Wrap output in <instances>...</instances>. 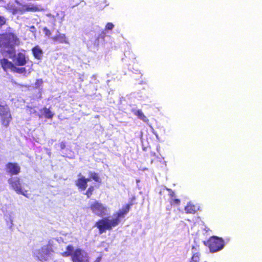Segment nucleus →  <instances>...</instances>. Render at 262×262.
Listing matches in <instances>:
<instances>
[{
    "label": "nucleus",
    "mask_w": 262,
    "mask_h": 262,
    "mask_svg": "<svg viewBox=\"0 0 262 262\" xmlns=\"http://www.w3.org/2000/svg\"><path fill=\"white\" fill-rule=\"evenodd\" d=\"M64 257H71L73 262H89L88 254L80 248L74 250L73 246L69 245L66 247V251L61 253Z\"/></svg>",
    "instance_id": "nucleus-1"
},
{
    "label": "nucleus",
    "mask_w": 262,
    "mask_h": 262,
    "mask_svg": "<svg viewBox=\"0 0 262 262\" xmlns=\"http://www.w3.org/2000/svg\"><path fill=\"white\" fill-rule=\"evenodd\" d=\"M20 43V39L13 33L8 32L0 35V48L14 50V47Z\"/></svg>",
    "instance_id": "nucleus-2"
},
{
    "label": "nucleus",
    "mask_w": 262,
    "mask_h": 262,
    "mask_svg": "<svg viewBox=\"0 0 262 262\" xmlns=\"http://www.w3.org/2000/svg\"><path fill=\"white\" fill-rule=\"evenodd\" d=\"M203 244L209 249L211 253L221 251L225 246L224 241L215 236H211L207 241H204Z\"/></svg>",
    "instance_id": "nucleus-3"
},
{
    "label": "nucleus",
    "mask_w": 262,
    "mask_h": 262,
    "mask_svg": "<svg viewBox=\"0 0 262 262\" xmlns=\"http://www.w3.org/2000/svg\"><path fill=\"white\" fill-rule=\"evenodd\" d=\"M115 222L113 219L110 220L107 217H104L98 220L95 226L98 229L99 233L102 234L106 230H111L113 227L117 226Z\"/></svg>",
    "instance_id": "nucleus-4"
},
{
    "label": "nucleus",
    "mask_w": 262,
    "mask_h": 262,
    "mask_svg": "<svg viewBox=\"0 0 262 262\" xmlns=\"http://www.w3.org/2000/svg\"><path fill=\"white\" fill-rule=\"evenodd\" d=\"M0 118L2 125L7 128L12 121V117L8 106L0 104Z\"/></svg>",
    "instance_id": "nucleus-5"
},
{
    "label": "nucleus",
    "mask_w": 262,
    "mask_h": 262,
    "mask_svg": "<svg viewBox=\"0 0 262 262\" xmlns=\"http://www.w3.org/2000/svg\"><path fill=\"white\" fill-rule=\"evenodd\" d=\"M89 208L92 212L97 216L102 217L108 214L107 207L96 200L90 205Z\"/></svg>",
    "instance_id": "nucleus-6"
},
{
    "label": "nucleus",
    "mask_w": 262,
    "mask_h": 262,
    "mask_svg": "<svg viewBox=\"0 0 262 262\" xmlns=\"http://www.w3.org/2000/svg\"><path fill=\"white\" fill-rule=\"evenodd\" d=\"M8 183L11 187L18 194H21L27 197V191L23 190L21 187L20 179L18 177L11 178L8 180Z\"/></svg>",
    "instance_id": "nucleus-7"
},
{
    "label": "nucleus",
    "mask_w": 262,
    "mask_h": 262,
    "mask_svg": "<svg viewBox=\"0 0 262 262\" xmlns=\"http://www.w3.org/2000/svg\"><path fill=\"white\" fill-rule=\"evenodd\" d=\"M133 204H127L121 210H119L115 214H114L115 217L113 219V220L116 221V226L118 225L120 223V219L124 217L125 215L129 211L130 207Z\"/></svg>",
    "instance_id": "nucleus-8"
},
{
    "label": "nucleus",
    "mask_w": 262,
    "mask_h": 262,
    "mask_svg": "<svg viewBox=\"0 0 262 262\" xmlns=\"http://www.w3.org/2000/svg\"><path fill=\"white\" fill-rule=\"evenodd\" d=\"M133 204H127L121 210H119L115 214H114L115 217L113 219V220L116 221V226L118 225L120 223V219L124 217L125 215L129 211L130 207Z\"/></svg>",
    "instance_id": "nucleus-9"
},
{
    "label": "nucleus",
    "mask_w": 262,
    "mask_h": 262,
    "mask_svg": "<svg viewBox=\"0 0 262 262\" xmlns=\"http://www.w3.org/2000/svg\"><path fill=\"white\" fill-rule=\"evenodd\" d=\"M6 170L11 176L17 175L20 172V167L17 163L8 162L6 165Z\"/></svg>",
    "instance_id": "nucleus-10"
},
{
    "label": "nucleus",
    "mask_w": 262,
    "mask_h": 262,
    "mask_svg": "<svg viewBox=\"0 0 262 262\" xmlns=\"http://www.w3.org/2000/svg\"><path fill=\"white\" fill-rule=\"evenodd\" d=\"M43 10L44 9L40 5H34L31 3L23 5L21 9V11L23 13L26 12H36Z\"/></svg>",
    "instance_id": "nucleus-11"
},
{
    "label": "nucleus",
    "mask_w": 262,
    "mask_h": 262,
    "mask_svg": "<svg viewBox=\"0 0 262 262\" xmlns=\"http://www.w3.org/2000/svg\"><path fill=\"white\" fill-rule=\"evenodd\" d=\"M168 192V195L170 197L169 202L171 206H178L181 203V200L177 197L175 192L170 188H166Z\"/></svg>",
    "instance_id": "nucleus-12"
},
{
    "label": "nucleus",
    "mask_w": 262,
    "mask_h": 262,
    "mask_svg": "<svg viewBox=\"0 0 262 262\" xmlns=\"http://www.w3.org/2000/svg\"><path fill=\"white\" fill-rule=\"evenodd\" d=\"M54 252L53 249V245L50 243L42 246L38 251V254L41 256L42 255L48 256Z\"/></svg>",
    "instance_id": "nucleus-13"
},
{
    "label": "nucleus",
    "mask_w": 262,
    "mask_h": 262,
    "mask_svg": "<svg viewBox=\"0 0 262 262\" xmlns=\"http://www.w3.org/2000/svg\"><path fill=\"white\" fill-rule=\"evenodd\" d=\"M90 180L89 178H85L84 177L82 176L76 181L75 184L79 189L84 190L86 188L87 183Z\"/></svg>",
    "instance_id": "nucleus-14"
},
{
    "label": "nucleus",
    "mask_w": 262,
    "mask_h": 262,
    "mask_svg": "<svg viewBox=\"0 0 262 262\" xmlns=\"http://www.w3.org/2000/svg\"><path fill=\"white\" fill-rule=\"evenodd\" d=\"M0 64L5 71H7L8 70L12 71L13 68H15V65L11 61H9L7 58H2L0 60Z\"/></svg>",
    "instance_id": "nucleus-15"
},
{
    "label": "nucleus",
    "mask_w": 262,
    "mask_h": 262,
    "mask_svg": "<svg viewBox=\"0 0 262 262\" xmlns=\"http://www.w3.org/2000/svg\"><path fill=\"white\" fill-rule=\"evenodd\" d=\"M26 55L24 53L19 52L15 58V64L18 66H24L27 63Z\"/></svg>",
    "instance_id": "nucleus-16"
},
{
    "label": "nucleus",
    "mask_w": 262,
    "mask_h": 262,
    "mask_svg": "<svg viewBox=\"0 0 262 262\" xmlns=\"http://www.w3.org/2000/svg\"><path fill=\"white\" fill-rule=\"evenodd\" d=\"M52 40L55 42L68 44L69 41L64 34L59 33L57 35L52 37Z\"/></svg>",
    "instance_id": "nucleus-17"
},
{
    "label": "nucleus",
    "mask_w": 262,
    "mask_h": 262,
    "mask_svg": "<svg viewBox=\"0 0 262 262\" xmlns=\"http://www.w3.org/2000/svg\"><path fill=\"white\" fill-rule=\"evenodd\" d=\"M32 54L34 58L37 59H40L43 55V51L39 46H34L31 50Z\"/></svg>",
    "instance_id": "nucleus-18"
},
{
    "label": "nucleus",
    "mask_w": 262,
    "mask_h": 262,
    "mask_svg": "<svg viewBox=\"0 0 262 262\" xmlns=\"http://www.w3.org/2000/svg\"><path fill=\"white\" fill-rule=\"evenodd\" d=\"M132 112L135 115L137 116L139 119L142 120L143 122L147 123L149 121L148 118L145 116L141 110H133Z\"/></svg>",
    "instance_id": "nucleus-19"
},
{
    "label": "nucleus",
    "mask_w": 262,
    "mask_h": 262,
    "mask_svg": "<svg viewBox=\"0 0 262 262\" xmlns=\"http://www.w3.org/2000/svg\"><path fill=\"white\" fill-rule=\"evenodd\" d=\"M185 211L187 213L194 214L196 211V207L190 203H188L185 207Z\"/></svg>",
    "instance_id": "nucleus-20"
},
{
    "label": "nucleus",
    "mask_w": 262,
    "mask_h": 262,
    "mask_svg": "<svg viewBox=\"0 0 262 262\" xmlns=\"http://www.w3.org/2000/svg\"><path fill=\"white\" fill-rule=\"evenodd\" d=\"M106 34L104 31H102L97 37L94 42V45L98 47L99 45V40H101V42H104L105 40V37Z\"/></svg>",
    "instance_id": "nucleus-21"
},
{
    "label": "nucleus",
    "mask_w": 262,
    "mask_h": 262,
    "mask_svg": "<svg viewBox=\"0 0 262 262\" xmlns=\"http://www.w3.org/2000/svg\"><path fill=\"white\" fill-rule=\"evenodd\" d=\"M43 114L47 119H52L54 114L52 113L49 108L43 107L42 109Z\"/></svg>",
    "instance_id": "nucleus-22"
},
{
    "label": "nucleus",
    "mask_w": 262,
    "mask_h": 262,
    "mask_svg": "<svg viewBox=\"0 0 262 262\" xmlns=\"http://www.w3.org/2000/svg\"><path fill=\"white\" fill-rule=\"evenodd\" d=\"M90 176L91 179H92L95 182L98 183H101V180L98 174V173L95 172H91L90 173Z\"/></svg>",
    "instance_id": "nucleus-23"
},
{
    "label": "nucleus",
    "mask_w": 262,
    "mask_h": 262,
    "mask_svg": "<svg viewBox=\"0 0 262 262\" xmlns=\"http://www.w3.org/2000/svg\"><path fill=\"white\" fill-rule=\"evenodd\" d=\"M12 71L19 73V74H23L26 73V69L25 68H17L15 66V68H13Z\"/></svg>",
    "instance_id": "nucleus-24"
},
{
    "label": "nucleus",
    "mask_w": 262,
    "mask_h": 262,
    "mask_svg": "<svg viewBox=\"0 0 262 262\" xmlns=\"http://www.w3.org/2000/svg\"><path fill=\"white\" fill-rule=\"evenodd\" d=\"M94 190V187L93 186H90L87 190L86 191L85 194L86 195L87 198H90L93 194Z\"/></svg>",
    "instance_id": "nucleus-25"
},
{
    "label": "nucleus",
    "mask_w": 262,
    "mask_h": 262,
    "mask_svg": "<svg viewBox=\"0 0 262 262\" xmlns=\"http://www.w3.org/2000/svg\"><path fill=\"white\" fill-rule=\"evenodd\" d=\"M200 258V254L198 252L193 254L190 262H199Z\"/></svg>",
    "instance_id": "nucleus-26"
},
{
    "label": "nucleus",
    "mask_w": 262,
    "mask_h": 262,
    "mask_svg": "<svg viewBox=\"0 0 262 262\" xmlns=\"http://www.w3.org/2000/svg\"><path fill=\"white\" fill-rule=\"evenodd\" d=\"M43 31L46 36L49 37L51 35V32L50 30L49 29H48L47 27H44L43 28Z\"/></svg>",
    "instance_id": "nucleus-27"
},
{
    "label": "nucleus",
    "mask_w": 262,
    "mask_h": 262,
    "mask_svg": "<svg viewBox=\"0 0 262 262\" xmlns=\"http://www.w3.org/2000/svg\"><path fill=\"white\" fill-rule=\"evenodd\" d=\"M114 27V26L112 23H108L106 24L105 26V29L107 30H112L113 29Z\"/></svg>",
    "instance_id": "nucleus-28"
},
{
    "label": "nucleus",
    "mask_w": 262,
    "mask_h": 262,
    "mask_svg": "<svg viewBox=\"0 0 262 262\" xmlns=\"http://www.w3.org/2000/svg\"><path fill=\"white\" fill-rule=\"evenodd\" d=\"M6 23V20L3 16L0 15V27H2Z\"/></svg>",
    "instance_id": "nucleus-29"
},
{
    "label": "nucleus",
    "mask_w": 262,
    "mask_h": 262,
    "mask_svg": "<svg viewBox=\"0 0 262 262\" xmlns=\"http://www.w3.org/2000/svg\"><path fill=\"white\" fill-rule=\"evenodd\" d=\"M30 29L31 32H32L33 33H34V34L36 33V28H35V26H31L30 27Z\"/></svg>",
    "instance_id": "nucleus-30"
},
{
    "label": "nucleus",
    "mask_w": 262,
    "mask_h": 262,
    "mask_svg": "<svg viewBox=\"0 0 262 262\" xmlns=\"http://www.w3.org/2000/svg\"><path fill=\"white\" fill-rule=\"evenodd\" d=\"M59 146L61 149H63L66 147V143L64 142H61L59 144Z\"/></svg>",
    "instance_id": "nucleus-31"
},
{
    "label": "nucleus",
    "mask_w": 262,
    "mask_h": 262,
    "mask_svg": "<svg viewBox=\"0 0 262 262\" xmlns=\"http://www.w3.org/2000/svg\"><path fill=\"white\" fill-rule=\"evenodd\" d=\"M101 259H102V256H99L98 257H97V258L96 259L95 262H100L101 261Z\"/></svg>",
    "instance_id": "nucleus-32"
},
{
    "label": "nucleus",
    "mask_w": 262,
    "mask_h": 262,
    "mask_svg": "<svg viewBox=\"0 0 262 262\" xmlns=\"http://www.w3.org/2000/svg\"><path fill=\"white\" fill-rule=\"evenodd\" d=\"M18 11V10L16 8H14L12 9V13L13 14L16 13Z\"/></svg>",
    "instance_id": "nucleus-33"
},
{
    "label": "nucleus",
    "mask_w": 262,
    "mask_h": 262,
    "mask_svg": "<svg viewBox=\"0 0 262 262\" xmlns=\"http://www.w3.org/2000/svg\"><path fill=\"white\" fill-rule=\"evenodd\" d=\"M38 82H39V84H41L42 83V79H40V80H37V82H36V83H38Z\"/></svg>",
    "instance_id": "nucleus-34"
},
{
    "label": "nucleus",
    "mask_w": 262,
    "mask_h": 262,
    "mask_svg": "<svg viewBox=\"0 0 262 262\" xmlns=\"http://www.w3.org/2000/svg\"><path fill=\"white\" fill-rule=\"evenodd\" d=\"M41 260H43H43H46V259H45V258H41Z\"/></svg>",
    "instance_id": "nucleus-35"
},
{
    "label": "nucleus",
    "mask_w": 262,
    "mask_h": 262,
    "mask_svg": "<svg viewBox=\"0 0 262 262\" xmlns=\"http://www.w3.org/2000/svg\"><path fill=\"white\" fill-rule=\"evenodd\" d=\"M81 176V173H80L79 174H78V176L80 177Z\"/></svg>",
    "instance_id": "nucleus-36"
}]
</instances>
